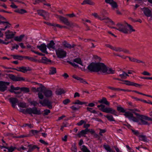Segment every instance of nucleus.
<instances>
[{
  "mask_svg": "<svg viewBox=\"0 0 152 152\" xmlns=\"http://www.w3.org/2000/svg\"><path fill=\"white\" fill-rule=\"evenodd\" d=\"M87 69L90 72H100L108 74H113L115 72V70L111 68L108 69L104 63L101 62H92L88 66Z\"/></svg>",
  "mask_w": 152,
  "mask_h": 152,
  "instance_id": "obj_1",
  "label": "nucleus"
},
{
  "mask_svg": "<svg viewBox=\"0 0 152 152\" xmlns=\"http://www.w3.org/2000/svg\"><path fill=\"white\" fill-rule=\"evenodd\" d=\"M20 112L25 114H29L32 115V114L37 115H40L41 113L40 109H38L36 107H34L32 108L29 107L26 109H20Z\"/></svg>",
  "mask_w": 152,
  "mask_h": 152,
  "instance_id": "obj_2",
  "label": "nucleus"
},
{
  "mask_svg": "<svg viewBox=\"0 0 152 152\" xmlns=\"http://www.w3.org/2000/svg\"><path fill=\"white\" fill-rule=\"evenodd\" d=\"M142 117L140 120V121H139V120L138 118L133 116V117L131 119L133 121L135 122H138V124L142 125H149L150 124L147 121H152V118H151L149 117L148 116H142Z\"/></svg>",
  "mask_w": 152,
  "mask_h": 152,
  "instance_id": "obj_3",
  "label": "nucleus"
},
{
  "mask_svg": "<svg viewBox=\"0 0 152 152\" xmlns=\"http://www.w3.org/2000/svg\"><path fill=\"white\" fill-rule=\"evenodd\" d=\"M98 108H99V110L102 111L106 113H110L116 115V110L113 108L110 107H105V106L103 104L98 105Z\"/></svg>",
  "mask_w": 152,
  "mask_h": 152,
  "instance_id": "obj_4",
  "label": "nucleus"
},
{
  "mask_svg": "<svg viewBox=\"0 0 152 152\" xmlns=\"http://www.w3.org/2000/svg\"><path fill=\"white\" fill-rule=\"evenodd\" d=\"M126 23H118L116 24L117 27V30L124 33L127 34L129 33V30L127 28Z\"/></svg>",
  "mask_w": 152,
  "mask_h": 152,
  "instance_id": "obj_5",
  "label": "nucleus"
},
{
  "mask_svg": "<svg viewBox=\"0 0 152 152\" xmlns=\"http://www.w3.org/2000/svg\"><path fill=\"white\" fill-rule=\"evenodd\" d=\"M59 18L62 23L70 27L73 28L75 27H78V26L76 23H70L68 19L65 17L60 16L59 17Z\"/></svg>",
  "mask_w": 152,
  "mask_h": 152,
  "instance_id": "obj_6",
  "label": "nucleus"
},
{
  "mask_svg": "<svg viewBox=\"0 0 152 152\" xmlns=\"http://www.w3.org/2000/svg\"><path fill=\"white\" fill-rule=\"evenodd\" d=\"M56 53L59 58H63L66 56V52L61 48H58L56 50Z\"/></svg>",
  "mask_w": 152,
  "mask_h": 152,
  "instance_id": "obj_7",
  "label": "nucleus"
},
{
  "mask_svg": "<svg viewBox=\"0 0 152 152\" xmlns=\"http://www.w3.org/2000/svg\"><path fill=\"white\" fill-rule=\"evenodd\" d=\"M39 103L41 104L43 106H47L50 109L52 108V102L50 101L48 99H45L43 101H40Z\"/></svg>",
  "mask_w": 152,
  "mask_h": 152,
  "instance_id": "obj_8",
  "label": "nucleus"
},
{
  "mask_svg": "<svg viewBox=\"0 0 152 152\" xmlns=\"http://www.w3.org/2000/svg\"><path fill=\"white\" fill-rule=\"evenodd\" d=\"M8 77L10 79L14 81H25V79L22 77L16 76L13 74H9Z\"/></svg>",
  "mask_w": 152,
  "mask_h": 152,
  "instance_id": "obj_9",
  "label": "nucleus"
},
{
  "mask_svg": "<svg viewBox=\"0 0 152 152\" xmlns=\"http://www.w3.org/2000/svg\"><path fill=\"white\" fill-rule=\"evenodd\" d=\"M13 70H15L19 72H20L24 73L28 71L31 70L29 67H26L24 66L21 67H17L16 68H14L12 69Z\"/></svg>",
  "mask_w": 152,
  "mask_h": 152,
  "instance_id": "obj_10",
  "label": "nucleus"
},
{
  "mask_svg": "<svg viewBox=\"0 0 152 152\" xmlns=\"http://www.w3.org/2000/svg\"><path fill=\"white\" fill-rule=\"evenodd\" d=\"M9 84V82L0 81V91L4 92L5 91L7 88L6 86L8 85Z\"/></svg>",
  "mask_w": 152,
  "mask_h": 152,
  "instance_id": "obj_11",
  "label": "nucleus"
},
{
  "mask_svg": "<svg viewBox=\"0 0 152 152\" xmlns=\"http://www.w3.org/2000/svg\"><path fill=\"white\" fill-rule=\"evenodd\" d=\"M47 45L45 43H43L40 45H37V47L42 52L46 54L48 53L47 50Z\"/></svg>",
  "mask_w": 152,
  "mask_h": 152,
  "instance_id": "obj_12",
  "label": "nucleus"
},
{
  "mask_svg": "<svg viewBox=\"0 0 152 152\" xmlns=\"http://www.w3.org/2000/svg\"><path fill=\"white\" fill-rule=\"evenodd\" d=\"M9 100L12 104V107L13 108H15L16 105V104L18 102V99L15 97H11L9 99Z\"/></svg>",
  "mask_w": 152,
  "mask_h": 152,
  "instance_id": "obj_13",
  "label": "nucleus"
},
{
  "mask_svg": "<svg viewBox=\"0 0 152 152\" xmlns=\"http://www.w3.org/2000/svg\"><path fill=\"white\" fill-rule=\"evenodd\" d=\"M28 149L27 152H32L34 150L36 149H37V151H39L40 148L37 146V145H33L32 144H30L28 145Z\"/></svg>",
  "mask_w": 152,
  "mask_h": 152,
  "instance_id": "obj_14",
  "label": "nucleus"
},
{
  "mask_svg": "<svg viewBox=\"0 0 152 152\" xmlns=\"http://www.w3.org/2000/svg\"><path fill=\"white\" fill-rule=\"evenodd\" d=\"M123 81L124 82V83H123L122 84H126L127 86H134L136 87H137L138 86H140V85L138 84L135 83L133 82H131L128 80H123Z\"/></svg>",
  "mask_w": 152,
  "mask_h": 152,
  "instance_id": "obj_15",
  "label": "nucleus"
},
{
  "mask_svg": "<svg viewBox=\"0 0 152 152\" xmlns=\"http://www.w3.org/2000/svg\"><path fill=\"white\" fill-rule=\"evenodd\" d=\"M142 10L143 11L144 15L147 17L151 16V11L148 7H144Z\"/></svg>",
  "mask_w": 152,
  "mask_h": 152,
  "instance_id": "obj_16",
  "label": "nucleus"
},
{
  "mask_svg": "<svg viewBox=\"0 0 152 152\" xmlns=\"http://www.w3.org/2000/svg\"><path fill=\"white\" fill-rule=\"evenodd\" d=\"M98 102L100 103L104 104L107 106H109L110 104V102L107 101L106 98L104 97H102V99L99 100Z\"/></svg>",
  "mask_w": 152,
  "mask_h": 152,
  "instance_id": "obj_17",
  "label": "nucleus"
},
{
  "mask_svg": "<svg viewBox=\"0 0 152 152\" xmlns=\"http://www.w3.org/2000/svg\"><path fill=\"white\" fill-rule=\"evenodd\" d=\"M35 83L38 84L39 86V87L37 88V92L40 93H42L43 92H44V91L46 89L45 87L41 84L38 83Z\"/></svg>",
  "mask_w": 152,
  "mask_h": 152,
  "instance_id": "obj_18",
  "label": "nucleus"
},
{
  "mask_svg": "<svg viewBox=\"0 0 152 152\" xmlns=\"http://www.w3.org/2000/svg\"><path fill=\"white\" fill-rule=\"evenodd\" d=\"M72 77L74 79L77 80H79L80 82L81 83H83V84H88V83L85 80L83 79V78H80V77H77L75 75H73L72 76Z\"/></svg>",
  "mask_w": 152,
  "mask_h": 152,
  "instance_id": "obj_19",
  "label": "nucleus"
},
{
  "mask_svg": "<svg viewBox=\"0 0 152 152\" xmlns=\"http://www.w3.org/2000/svg\"><path fill=\"white\" fill-rule=\"evenodd\" d=\"M55 43L52 40L49 43L47 44V48L49 49L52 48L53 49H55Z\"/></svg>",
  "mask_w": 152,
  "mask_h": 152,
  "instance_id": "obj_20",
  "label": "nucleus"
},
{
  "mask_svg": "<svg viewBox=\"0 0 152 152\" xmlns=\"http://www.w3.org/2000/svg\"><path fill=\"white\" fill-rule=\"evenodd\" d=\"M129 60L132 62H136L138 63H142L143 64H144L145 62L142 61H141L139 60H138L135 58H134L133 57H128Z\"/></svg>",
  "mask_w": 152,
  "mask_h": 152,
  "instance_id": "obj_21",
  "label": "nucleus"
},
{
  "mask_svg": "<svg viewBox=\"0 0 152 152\" xmlns=\"http://www.w3.org/2000/svg\"><path fill=\"white\" fill-rule=\"evenodd\" d=\"M64 45L65 47L69 48L70 49H71L72 48H74L76 46V45L74 44H73L71 45L66 41H64Z\"/></svg>",
  "mask_w": 152,
  "mask_h": 152,
  "instance_id": "obj_22",
  "label": "nucleus"
},
{
  "mask_svg": "<svg viewBox=\"0 0 152 152\" xmlns=\"http://www.w3.org/2000/svg\"><path fill=\"white\" fill-rule=\"evenodd\" d=\"M89 130L88 129H86L85 130H83L79 132L77 134L78 136L79 137H80L81 136H83L84 134H87Z\"/></svg>",
  "mask_w": 152,
  "mask_h": 152,
  "instance_id": "obj_23",
  "label": "nucleus"
},
{
  "mask_svg": "<svg viewBox=\"0 0 152 152\" xmlns=\"http://www.w3.org/2000/svg\"><path fill=\"white\" fill-rule=\"evenodd\" d=\"M43 93L44 95L47 97H50L52 95V92L51 90H45Z\"/></svg>",
  "mask_w": 152,
  "mask_h": 152,
  "instance_id": "obj_24",
  "label": "nucleus"
},
{
  "mask_svg": "<svg viewBox=\"0 0 152 152\" xmlns=\"http://www.w3.org/2000/svg\"><path fill=\"white\" fill-rule=\"evenodd\" d=\"M81 4L82 5L88 4L91 5H94L95 4V3L91 0H84L82 3Z\"/></svg>",
  "mask_w": 152,
  "mask_h": 152,
  "instance_id": "obj_25",
  "label": "nucleus"
},
{
  "mask_svg": "<svg viewBox=\"0 0 152 152\" xmlns=\"http://www.w3.org/2000/svg\"><path fill=\"white\" fill-rule=\"evenodd\" d=\"M51 61L45 57H42L41 60V62L44 64H48L49 62H51Z\"/></svg>",
  "mask_w": 152,
  "mask_h": 152,
  "instance_id": "obj_26",
  "label": "nucleus"
},
{
  "mask_svg": "<svg viewBox=\"0 0 152 152\" xmlns=\"http://www.w3.org/2000/svg\"><path fill=\"white\" fill-rule=\"evenodd\" d=\"M24 36V34L21 35L20 36H16L14 37V40L17 42H20L22 41Z\"/></svg>",
  "mask_w": 152,
  "mask_h": 152,
  "instance_id": "obj_27",
  "label": "nucleus"
},
{
  "mask_svg": "<svg viewBox=\"0 0 152 152\" xmlns=\"http://www.w3.org/2000/svg\"><path fill=\"white\" fill-rule=\"evenodd\" d=\"M99 19H100L101 20H107V22H110L112 23V24L114 25L115 24L114 22L113 21L109 19V18L107 17H104V18H102L101 17L99 16V17H98Z\"/></svg>",
  "mask_w": 152,
  "mask_h": 152,
  "instance_id": "obj_28",
  "label": "nucleus"
},
{
  "mask_svg": "<svg viewBox=\"0 0 152 152\" xmlns=\"http://www.w3.org/2000/svg\"><path fill=\"white\" fill-rule=\"evenodd\" d=\"M124 115L125 116L126 118H127L129 119H131L133 117V115L130 112H126Z\"/></svg>",
  "mask_w": 152,
  "mask_h": 152,
  "instance_id": "obj_29",
  "label": "nucleus"
},
{
  "mask_svg": "<svg viewBox=\"0 0 152 152\" xmlns=\"http://www.w3.org/2000/svg\"><path fill=\"white\" fill-rule=\"evenodd\" d=\"M14 12L21 14L27 12V11L26 10L22 9H16L14 10Z\"/></svg>",
  "mask_w": 152,
  "mask_h": 152,
  "instance_id": "obj_30",
  "label": "nucleus"
},
{
  "mask_svg": "<svg viewBox=\"0 0 152 152\" xmlns=\"http://www.w3.org/2000/svg\"><path fill=\"white\" fill-rule=\"evenodd\" d=\"M87 103L86 102H82L80 101L79 100H76L75 102L72 103L73 104H79V105H83L87 104Z\"/></svg>",
  "mask_w": 152,
  "mask_h": 152,
  "instance_id": "obj_31",
  "label": "nucleus"
},
{
  "mask_svg": "<svg viewBox=\"0 0 152 152\" xmlns=\"http://www.w3.org/2000/svg\"><path fill=\"white\" fill-rule=\"evenodd\" d=\"M56 68L54 67H51L50 68L49 74L53 75L56 73Z\"/></svg>",
  "mask_w": 152,
  "mask_h": 152,
  "instance_id": "obj_32",
  "label": "nucleus"
},
{
  "mask_svg": "<svg viewBox=\"0 0 152 152\" xmlns=\"http://www.w3.org/2000/svg\"><path fill=\"white\" fill-rule=\"evenodd\" d=\"M15 59H18L19 60H22L24 56H21L18 55H13L11 56Z\"/></svg>",
  "mask_w": 152,
  "mask_h": 152,
  "instance_id": "obj_33",
  "label": "nucleus"
},
{
  "mask_svg": "<svg viewBox=\"0 0 152 152\" xmlns=\"http://www.w3.org/2000/svg\"><path fill=\"white\" fill-rule=\"evenodd\" d=\"M139 140L145 142L147 141V138L145 136L142 135H139Z\"/></svg>",
  "mask_w": 152,
  "mask_h": 152,
  "instance_id": "obj_34",
  "label": "nucleus"
},
{
  "mask_svg": "<svg viewBox=\"0 0 152 152\" xmlns=\"http://www.w3.org/2000/svg\"><path fill=\"white\" fill-rule=\"evenodd\" d=\"M20 88L19 87H15L13 85H11L10 86V89L9 90V91L11 93H13L14 91L18 90Z\"/></svg>",
  "mask_w": 152,
  "mask_h": 152,
  "instance_id": "obj_35",
  "label": "nucleus"
},
{
  "mask_svg": "<svg viewBox=\"0 0 152 152\" xmlns=\"http://www.w3.org/2000/svg\"><path fill=\"white\" fill-rule=\"evenodd\" d=\"M23 58H25L28 59L32 61L37 62V60L36 59L34 58L33 57H31L28 56H24Z\"/></svg>",
  "mask_w": 152,
  "mask_h": 152,
  "instance_id": "obj_36",
  "label": "nucleus"
},
{
  "mask_svg": "<svg viewBox=\"0 0 152 152\" xmlns=\"http://www.w3.org/2000/svg\"><path fill=\"white\" fill-rule=\"evenodd\" d=\"M104 116L108 120L110 121H115L114 119L113 116L111 115H104Z\"/></svg>",
  "mask_w": 152,
  "mask_h": 152,
  "instance_id": "obj_37",
  "label": "nucleus"
},
{
  "mask_svg": "<svg viewBox=\"0 0 152 152\" xmlns=\"http://www.w3.org/2000/svg\"><path fill=\"white\" fill-rule=\"evenodd\" d=\"M65 93V91L62 89H59L56 91V94L57 95H61Z\"/></svg>",
  "mask_w": 152,
  "mask_h": 152,
  "instance_id": "obj_38",
  "label": "nucleus"
},
{
  "mask_svg": "<svg viewBox=\"0 0 152 152\" xmlns=\"http://www.w3.org/2000/svg\"><path fill=\"white\" fill-rule=\"evenodd\" d=\"M38 14L40 16L43 17L45 18V16L43 14L45 13V11L43 10H38L37 11Z\"/></svg>",
  "mask_w": 152,
  "mask_h": 152,
  "instance_id": "obj_39",
  "label": "nucleus"
},
{
  "mask_svg": "<svg viewBox=\"0 0 152 152\" xmlns=\"http://www.w3.org/2000/svg\"><path fill=\"white\" fill-rule=\"evenodd\" d=\"M53 26L54 27H58V28H66L69 29L68 27H67L66 26H61L59 24H56L55 23H53Z\"/></svg>",
  "mask_w": 152,
  "mask_h": 152,
  "instance_id": "obj_40",
  "label": "nucleus"
},
{
  "mask_svg": "<svg viewBox=\"0 0 152 152\" xmlns=\"http://www.w3.org/2000/svg\"><path fill=\"white\" fill-rule=\"evenodd\" d=\"M103 147L107 151L109 152H113L112 151L110 147L108 145H106L104 144L103 145Z\"/></svg>",
  "mask_w": 152,
  "mask_h": 152,
  "instance_id": "obj_41",
  "label": "nucleus"
},
{
  "mask_svg": "<svg viewBox=\"0 0 152 152\" xmlns=\"http://www.w3.org/2000/svg\"><path fill=\"white\" fill-rule=\"evenodd\" d=\"M16 148V147H13L12 146H10V147H6V149L8 150V152H12Z\"/></svg>",
  "mask_w": 152,
  "mask_h": 152,
  "instance_id": "obj_42",
  "label": "nucleus"
},
{
  "mask_svg": "<svg viewBox=\"0 0 152 152\" xmlns=\"http://www.w3.org/2000/svg\"><path fill=\"white\" fill-rule=\"evenodd\" d=\"M73 61L81 65H82V62L80 58H77L74 59Z\"/></svg>",
  "mask_w": 152,
  "mask_h": 152,
  "instance_id": "obj_43",
  "label": "nucleus"
},
{
  "mask_svg": "<svg viewBox=\"0 0 152 152\" xmlns=\"http://www.w3.org/2000/svg\"><path fill=\"white\" fill-rule=\"evenodd\" d=\"M10 27V26H9L8 25H7L5 26L4 28H1L0 29V37H3V34L1 32V31H4L5 30L6 28H9Z\"/></svg>",
  "mask_w": 152,
  "mask_h": 152,
  "instance_id": "obj_44",
  "label": "nucleus"
},
{
  "mask_svg": "<svg viewBox=\"0 0 152 152\" xmlns=\"http://www.w3.org/2000/svg\"><path fill=\"white\" fill-rule=\"evenodd\" d=\"M117 110L118 111L121 113H125L126 112L125 110L121 107H117Z\"/></svg>",
  "mask_w": 152,
  "mask_h": 152,
  "instance_id": "obj_45",
  "label": "nucleus"
},
{
  "mask_svg": "<svg viewBox=\"0 0 152 152\" xmlns=\"http://www.w3.org/2000/svg\"><path fill=\"white\" fill-rule=\"evenodd\" d=\"M20 90L25 93H28L29 91V89L28 88L23 87L20 88Z\"/></svg>",
  "mask_w": 152,
  "mask_h": 152,
  "instance_id": "obj_46",
  "label": "nucleus"
},
{
  "mask_svg": "<svg viewBox=\"0 0 152 152\" xmlns=\"http://www.w3.org/2000/svg\"><path fill=\"white\" fill-rule=\"evenodd\" d=\"M81 150L83 152H91L84 145L82 146V148L81 149Z\"/></svg>",
  "mask_w": 152,
  "mask_h": 152,
  "instance_id": "obj_47",
  "label": "nucleus"
},
{
  "mask_svg": "<svg viewBox=\"0 0 152 152\" xmlns=\"http://www.w3.org/2000/svg\"><path fill=\"white\" fill-rule=\"evenodd\" d=\"M14 34L12 33L11 34H7L6 35V37L7 39H11L13 38Z\"/></svg>",
  "mask_w": 152,
  "mask_h": 152,
  "instance_id": "obj_48",
  "label": "nucleus"
},
{
  "mask_svg": "<svg viewBox=\"0 0 152 152\" xmlns=\"http://www.w3.org/2000/svg\"><path fill=\"white\" fill-rule=\"evenodd\" d=\"M123 48L120 47H114L113 50L117 52H121L123 50Z\"/></svg>",
  "mask_w": 152,
  "mask_h": 152,
  "instance_id": "obj_49",
  "label": "nucleus"
},
{
  "mask_svg": "<svg viewBox=\"0 0 152 152\" xmlns=\"http://www.w3.org/2000/svg\"><path fill=\"white\" fill-rule=\"evenodd\" d=\"M19 107L22 108H26V104L25 103L20 102L18 104Z\"/></svg>",
  "mask_w": 152,
  "mask_h": 152,
  "instance_id": "obj_50",
  "label": "nucleus"
},
{
  "mask_svg": "<svg viewBox=\"0 0 152 152\" xmlns=\"http://www.w3.org/2000/svg\"><path fill=\"white\" fill-rule=\"evenodd\" d=\"M44 113L43 114L44 116L45 115H48L49 113H50V111L48 109H45L44 111Z\"/></svg>",
  "mask_w": 152,
  "mask_h": 152,
  "instance_id": "obj_51",
  "label": "nucleus"
},
{
  "mask_svg": "<svg viewBox=\"0 0 152 152\" xmlns=\"http://www.w3.org/2000/svg\"><path fill=\"white\" fill-rule=\"evenodd\" d=\"M126 23L127 26H128L129 28V31L130 33H131L132 31H135V30L133 29V27L131 25L128 24L127 23Z\"/></svg>",
  "mask_w": 152,
  "mask_h": 152,
  "instance_id": "obj_52",
  "label": "nucleus"
},
{
  "mask_svg": "<svg viewBox=\"0 0 152 152\" xmlns=\"http://www.w3.org/2000/svg\"><path fill=\"white\" fill-rule=\"evenodd\" d=\"M70 108L74 111H76L79 110L80 108V107L79 106L77 107H75L74 105H73L71 106Z\"/></svg>",
  "mask_w": 152,
  "mask_h": 152,
  "instance_id": "obj_53",
  "label": "nucleus"
},
{
  "mask_svg": "<svg viewBox=\"0 0 152 152\" xmlns=\"http://www.w3.org/2000/svg\"><path fill=\"white\" fill-rule=\"evenodd\" d=\"M132 132L133 133V134L136 136L139 137V135H139V132L137 130H136L134 129H132Z\"/></svg>",
  "mask_w": 152,
  "mask_h": 152,
  "instance_id": "obj_54",
  "label": "nucleus"
},
{
  "mask_svg": "<svg viewBox=\"0 0 152 152\" xmlns=\"http://www.w3.org/2000/svg\"><path fill=\"white\" fill-rule=\"evenodd\" d=\"M111 5L113 9L117 8L118 7L117 3L114 1H113Z\"/></svg>",
  "mask_w": 152,
  "mask_h": 152,
  "instance_id": "obj_55",
  "label": "nucleus"
},
{
  "mask_svg": "<svg viewBox=\"0 0 152 152\" xmlns=\"http://www.w3.org/2000/svg\"><path fill=\"white\" fill-rule=\"evenodd\" d=\"M67 62L69 64L71 65L72 66H73L74 67H77L78 66V65H77V64H75L74 63L72 62L71 61H67Z\"/></svg>",
  "mask_w": 152,
  "mask_h": 152,
  "instance_id": "obj_56",
  "label": "nucleus"
},
{
  "mask_svg": "<svg viewBox=\"0 0 152 152\" xmlns=\"http://www.w3.org/2000/svg\"><path fill=\"white\" fill-rule=\"evenodd\" d=\"M43 1L45 2L46 1L45 0H35V2L33 3V4L35 5L40 2H43Z\"/></svg>",
  "mask_w": 152,
  "mask_h": 152,
  "instance_id": "obj_57",
  "label": "nucleus"
},
{
  "mask_svg": "<svg viewBox=\"0 0 152 152\" xmlns=\"http://www.w3.org/2000/svg\"><path fill=\"white\" fill-rule=\"evenodd\" d=\"M70 102V100L68 99H66L63 101V103L65 105H66Z\"/></svg>",
  "mask_w": 152,
  "mask_h": 152,
  "instance_id": "obj_58",
  "label": "nucleus"
},
{
  "mask_svg": "<svg viewBox=\"0 0 152 152\" xmlns=\"http://www.w3.org/2000/svg\"><path fill=\"white\" fill-rule=\"evenodd\" d=\"M107 88L114 91H118V88H115L113 87L108 86L107 87Z\"/></svg>",
  "mask_w": 152,
  "mask_h": 152,
  "instance_id": "obj_59",
  "label": "nucleus"
},
{
  "mask_svg": "<svg viewBox=\"0 0 152 152\" xmlns=\"http://www.w3.org/2000/svg\"><path fill=\"white\" fill-rule=\"evenodd\" d=\"M123 50L122 51L124 53H128L129 54H130L131 53L130 51L126 49L123 48Z\"/></svg>",
  "mask_w": 152,
  "mask_h": 152,
  "instance_id": "obj_60",
  "label": "nucleus"
},
{
  "mask_svg": "<svg viewBox=\"0 0 152 152\" xmlns=\"http://www.w3.org/2000/svg\"><path fill=\"white\" fill-rule=\"evenodd\" d=\"M125 72H123V74L119 75V76L122 79H126L125 75Z\"/></svg>",
  "mask_w": 152,
  "mask_h": 152,
  "instance_id": "obj_61",
  "label": "nucleus"
},
{
  "mask_svg": "<svg viewBox=\"0 0 152 152\" xmlns=\"http://www.w3.org/2000/svg\"><path fill=\"white\" fill-rule=\"evenodd\" d=\"M100 132H99V134L101 136H102V133H105L106 132V130L105 129H100Z\"/></svg>",
  "mask_w": 152,
  "mask_h": 152,
  "instance_id": "obj_62",
  "label": "nucleus"
},
{
  "mask_svg": "<svg viewBox=\"0 0 152 152\" xmlns=\"http://www.w3.org/2000/svg\"><path fill=\"white\" fill-rule=\"evenodd\" d=\"M38 97L40 99H42L44 98L43 95H42V93L39 92L38 94Z\"/></svg>",
  "mask_w": 152,
  "mask_h": 152,
  "instance_id": "obj_63",
  "label": "nucleus"
},
{
  "mask_svg": "<svg viewBox=\"0 0 152 152\" xmlns=\"http://www.w3.org/2000/svg\"><path fill=\"white\" fill-rule=\"evenodd\" d=\"M31 131L32 133L34 135L37 134L39 132V131H38L36 130H32Z\"/></svg>",
  "mask_w": 152,
  "mask_h": 152,
  "instance_id": "obj_64",
  "label": "nucleus"
}]
</instances>
